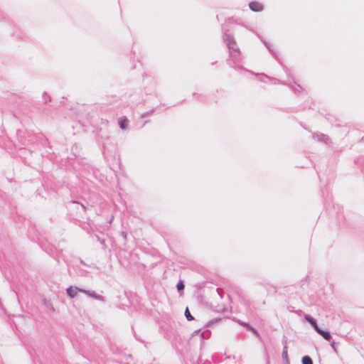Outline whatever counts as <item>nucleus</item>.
<instances>
[{
    "instance_id": "obj_1",
    "label": "nucleus",
    "mask_w": 364,
    "mask_h": 364,
    "mask_svg": "<svg viewBox=\"0 0 364 364\" xmlns=\"http://www.w3.org/2000/svg\"><path fill=\"white\" fill-rule=\"evenodd\" d=\"M223 39L230 53V56L234 61H237L240 57V50L234 36L229 33L228 30H223Z\"/></svg>"
},
{
    "instance_id": "obj_2",
    "label": "nucleus",
    "mask_w": 364,
    "mask_h": 364,
    "mask_svg": "<svg viewBox=\"0 0 364 364\" xmlns=\"http://www.w3.org/2000/svg\"><path fill=\"white\" fill-rule=\"evenodd\" d=\"M313 139L319 142H323L325 144L331 143V140L327 135L318 132L313 133Z\"/></svg>"
},
{
    "instance_id": "obj_3",
    "label": "nucleus",
    "mask_w": 364,
    "mask_h": 364,
    "mask_svg": "<svg viewBox=\"0 0 364 364\" xmlns=\"http://www.w3.org/2000/svg\"><path fill=\"white\" fill-rule=\"evenodd\" d=\"M282 343L284 344V347H283V350H282V357L283 360L285 361V364H289V360L288 358V353H287V350H288L287 340L286 336H284L283 340H282Z\"/></svg>"
},
{
    "instance_id": "obj_4",
    "label": "nucleus",
    "mask_w": 364,
    "mask_h": 364,
    "mask_svg": "<svg viewBox=\"0 0 364 364\" xmlns=\"http://www.w3.org/2000/svg\"><path fill=\"white\" fill-rule=\"evenodd\" d=\"M83 291H85V289L78 288L77 287H72V286L69 287L66 289L67 294L70 298H74L78 292L83 293Z\"/></svg>"
},
{
    "instance_id": "obj_5",
    "label": "nucleus",
    "mask_w": 364,
    "mask_h": 364,
    "mask_svg": "<svg viewBox=\"0 0 364 364\" xmlns=\"http://www.w3.org/2000/svg\"><path fill=\"white\" fill-rule=\"evenodd\" d=\"M249 7L250 10L255 12L262 11L264 9L263 5L257 1H251Z\"/></svg>"
},
{
    "instance_id": "obj_6",
    "label": "nucleus",
    "mask_w": 364,
    "mask_h": 364,
    "mask_svg": "<svg viewBox=\"0 0 364 364\" xmlns=\"http://www.w3.org/2000/svg\"><path fill=\"white\" fill-rule=\"evenodd\" d=\"M304 318L306 321H307L311 325V326L314 328V330L317 333H318V331L321 329L318 326L316 321L313 317H311L310 315L306 314L304 316Z\"/></svg>"
},
{
    "instance_id": "obj_7",
    "label": "nucleus",
    "mask_w": 364,
    "mask_h": 364,
    "mask_svg": "<svg viewBox=\"0 0 364 364\" xmlns=\"http://www.w3.org/2000/svg\"><path fill=\"white\" fill-rule=\"evenodd\" d=\"M83 293L95 298V299H97V300H100V301H104L105 299L101 295H99L97 294H96L95 291H88V290H85L83 291Z\"/></svg>"
},
{
    "instance_id": "obj_8",
    "label": "nucleus",
    "mask_w": 364,
    "mask_h": 364,
    "mask_svg": "<svg viewBox=\"0 0 364 364\" xmlns=\"http://www.w3.org/2000/svg\"><path fill=\"white\" fill-rule=\"evenodd\" d=\"M318 333L321 335L326 341H330L332 338L330 332L321 329Z\"/></svg>"
},
{
    "instance_id": "obj_9",
    "label": "nucleus",
    "mask_w": 364,
    "mask_h": 364,
    "mask_svg": "<svg viewBox=\"0 0 364 364\" xmlns=\"http://www.w3.org/2000/svg\"><path fill=\"white\" fill-rule=\"evenodd\" d=\"M128 125V120L127 118L121 117L119 119V126L122 129H125Z\"/></svg>"
},
{
    "instance_id": "obj_10",
    "label": "nucleus",
    "mask_w": 364,
    "mask_h": 364,
    "mask_svg": "<svg viewBox=\"0 0 364 364\" xmlns=\"http://www.w3.org/2000/svg\"><path fill=\"white\" fill-rule=\"evenodd\" d=\"M302 364H313V360L311 358L309 355H304L301 358Z\"/></svg>"
},
{
    "instance_id": "obj_11",
    "label": "nucleus",
    "mask_w": 364,
    "mask_h": 364,
    "mask_svg": "<svg viewBox=\"0 0 364 364\" xmlns=\"http://www.w3.org/2000/svg\"><path fill=\"white\" fill-rule=\"evenodd\" d=\"M95 237H96L97 240L102 245V249L105 250L107 248V245L105 243V239L102 238L98 235H95Z\"/></svg>"
},
{
    "instance_id": "obj_12",
    "label": "nucleus",
    "mask_w": 364,
    "mask_h": 364,
    "mask_svg": "<svg viewBox=\"0 0 364 364\" xmlns=\"http://www.w3.org/2000/svg\"><path fill=\"white\" fill-rule=\"evenodd\" d=\"M71 151H72V153L73 154V155L75 157H79L80 156L79 147H78V146L77 144H74L72 146Z\"/></svg>"
},
{
    "instance_id": "obj_13",
    "label": "nucleus",
    "mask_w": 364,
    "mask_h": 364,
    "mask_svg": "<svg viewBox=\"0 0 364 364\" xmlns=\"http://www.w3.org/2000/svg\"><path fill=\"white\" fill-rule=\"evenodd\" d=\"M184 314H185V316H186V319L188 321H193V320H194V318L191 315V314L190 313L188 308L186 309Z\"/></svg>"
},
{
    "instance_id": "obj_14",
    "label": "nucleus",
    "mask_w": 364,
    "mask_h": 364,
    "mask_svg": "<svg viewBox=\"0 0 364 364\" xmlns=\"http://www.w3.org/2000/svg\"><path fill=\"white\" fill-rule=\"evenodd\" d=\"M178 291H183L185 288V284L183 281H179L176 285Z\"/></svg>"
},
{
    "instance_id": "obj_15",
    "label": "nucleus",
    "mask_w": 364,
    "mask_h": 364,
    "mask_svg": "<svg viewBox=\"0 0 364 364\" xmlns=\"http://www.w3.org/2000/svg\"><path fill=\"white\" fill-rule=\"evenodd\" d=\"M221 321V318H214V319H212V320L209 321L207 323V325H206V326H207L208 327H210V326H211L213 324H214V323H217V322H218V321Z\"/></svg>"
},
{
    "instance_id": "obj_16",
    "label": "nucleus",
    "mask_w": 364,
    "mask_h": 364,
    "mask_svg": "<svg viewBox=\"0 0 364 364\" xmlns=\"http://www.w3.org/2000/svg\"><path fill=\"white\" fill-rule=\"evenodd\" d=\"M153 112H154V109H151V110H150V111H149V112H144V113L141 114V118H145V117H149V116H150Z\"/></svg>"
},
{
    "instance_id": "obj_17",
    "label": "nucleus",
    "mask_w": 364,
    "mask_h": 364,
    "mask_svg": "<svg viewBox=\"0 0 364 364\" xmlns=\"http://www.w3.org/2000/svg\"><path fill=\"white\" fill-rule=\"evenodd\" d=\"M264 43L265 45V46L267 47V48L277 58L276 54L274 53V51L271 49L270 48V44L266 41H264Z\"/></svg>"
},
{
    "instance_id": "obj_18",
    "label": "nucleus",
    "mask_w": 364,
    "mask_h": 364,
    "mask_svg": "<svg viewBox=\"0 0 364 364\" xmlns=\"http://www.w3.org/2000/svg\"><path fill=\"white\" fill-rule=\"evenodd\" d=\"M331 346L332 347V348L333 349V350L336 352V353H338V349H337V343L333 341L331 342Z\"/></svg>"
},
{
    "instance_id": "obj_19",
    "label": "nucleus",
    "mask_w": 364,
    "mask_h": 364,
    "mask_svg": "<svg viewBox=\"0 0 364 364\" xmlns=\"http://www.w3.org/2000/svg\"><path fill=\"white\" fill-rule=\"evenodd\" d=\"M241 324H242L243 326H245V327H246L247 328H248V329H250V328L252 327L249 323H245V322H242V323H241Z\"/></svg>"
},
{
    "instance_id": "obj_20",
    "label": "nucleus",
    "mask_w": 364,
    "mask_h": 364,
    "mask_svg": "<svg viewBox=\"0 0 364 364\" xmlns=\"http://www.w3.org/2000/svg\"><path fill=\"white\" fill-rule=\"evenodd\" d=\"M250 330L251 331H252L254 333V334H255L256 336L259 335L258 331L255 328H253L252 326L250 328Z\"/></svg>"
},
{
    "instance_id": "obj_21",
    "label": "nucleus",
    "mask_w": 364,
    "mask_h": 364,
    "mask_svg": "<svg viewBox=\"0 0 364 364\" xmlns=\"http://www.w3.org/2000/svg\"><path fill=\"white\" fill-rule=\"evenodd\" d=\"M121 235H122V236L123 237V238L124 239V240H127V232H126L122 231V232H121Z\"/></svg>"
},
{
    "instance_id": "obj_22",
    "label": "nucleus",
    "mask_w": 364,
    "mask_h": 364,
    "mask_svg": "<svg viewBox=\"0 0 364 364\" xmlns=\"http://www.w3.org/2000/svg\"><path fill=\"white\" fill-rule=\"evenodd\" d=\"M216 291H218V294L220 295V296L222 298V297H223V295H222L223 291H222V289H221L218 288V289H216Z\"/></svg>"
},
{
    "instance_id": "obj_23",
    "label": "nucleus",
    "mask_w": 364,
    "mask_h": 364,
    "mask_svg": "<svg viewBox=\"0 0 364 364\" xmlns=\"http://www.w3.org/2000/svg\"><path fill=\"white\" fill-rule=\"evenodd\" d=\"M80 262L82 264H83V265H85V266H87V264L85 263V262H84L83 260H82L81 259H80Z\"/></svg>"
},
{
    "instance_id": "obj_24",
    "label": "nucleus",
    "mask_w": 364,
    "mask_h": 364,
    "mask_svg": "<svg viewBox=\"0 0 364 364\" xmlns=\"http://www.w3.org/2000/svg\"><path fill=\"white\" fill-rule=\"evenodd\" d=\"M81 206H82V208L83 210H85V205H84L81 204Z\"/></svg>"
},
{
    "instance_id": "obj_25",
    "label": "nucleus",
    "mask_w": 364,
    "mask_h": 364,
    "mask_svg": "<svg viewBox=\"0 0 364 364\" xmlns=\"http://www.w3.org/2000/svg\"><path fill=\"white\" fill-rule=\"evenodd\" d=\"M72 203H77V204H79V203H78V202L75 201V200H73V201H72Z\"/></svg>"
},
{
    "instance_id": "obj_26",
    "label": "nucleus",
    "mask_w": 364,
    "mask_h": 364,
    "mask_svg": "<svg viewBox=\"0 0 364 364\" xmlns=\"http://www.w3.org/2000/svg\"><path fill=\"white\" fill-rule=\"evenodd\" d=\"M205 333V332H203V333H202V336H203V338H205V336H204Z\"/></svg>"
},
{
    "instance_id": "obj_27",
    "label": "nucleus",
    "mask_w": 364,
    "mask_h": 364,
    "mask_svg": "<svg viewBox=\"0 0 364 364\" xmlns=\"http://www.w3.org/2000/svg\"><path fill=\"white\" fill-rule=\"evenodd\" d=\"M362 141H364V136L362 138Z\"/></svg>"
}]
</instances>
